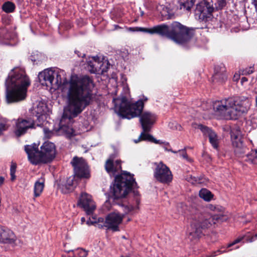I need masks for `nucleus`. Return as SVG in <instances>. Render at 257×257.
I'll return each instance as SVG.
<instances>
[{
	"mask_svg": "<svg viewBox=\"0 0 257 257\" xmlns=\"http://www.w3.org/2000/svg\"><path fill=\"white\" fill-rule=\"evenodd\" d=\"M38 78L43 85L54 89L62 87L66 94L67 106L65 109L63 119L70 120L77 116L87 106L93 98L94 83L91 77L72 75L69 81L64 70L47 69L39 73Z\"/></svg>",
	"mask_w": 257,
	"mask_h": 257,
	"instance_id": "obj_1",
	"label": "nucleus"
},
{
	"mask_svg": "<svg viewBox=\"0 0 257 257\" xmlns=\"http://www.w3.org/2000/svg\"><path fill=\"white\" fill-rule=\"evenodd\" d=\"M5 85L8 103L16 102L26 98L30 81L23 69L15 68L10 72Z\"/></svg>",
	"mask_w": 257,
	"mask_h": 257,
	"instance_id": "obj_2",
	"label": "nucleus"
},
{
	"mask_svg": "<svg viewBox=\"0 0 257 257\" xmlns=\"http://www.w3.org/2000/svg\"><path fill=\"white\" fill-rule=\"evenodd\" d=\"M250 105V101L246 97H234L214 102L213 108L221 119H236L247 111Z\"/></svg>",
	"mask_w": 257,
	"mask_h": 257,
	"instance_id": "obj_3",
	"label": "nucleus"
},
{
	"mask_svg": "<svg viewBox=\"0 0 257 257\" xmlns=\"http://www.w3.org/2000/svg\"><path fill=\"white\" fill-rule=\"evenodd\" d=\"M207 208L214 212V214H202L197 211L191 217L189 235L194 238L200 237L203 234V230L210 227L213 224L226 220V217L223 215L224 208L222 206L209 204Z\"/></svg>",
	"mask_w": 257,
	"mask_h": 257,
	"instance_id": "obj_4",
	"label": "nucleus"
},
{
	"mask_svg": "<svg viewBox=\"0 0 257 257\" xmlns=\"http://www.w3.org/2000/svg\"><path fill=\"white\" fill-rule=\"evenodd\" d=\"M25 150L31 162L35 165L50 163L56 156L55 145L50 142L43 143L40 151L36 144L25 146Z\"/></svg>",
	"mask_w": 257,
	"mask_h": 257,
	"instance_id": "obj_5",
	"label": "nucleus"
},
{
	"mask_svg": "<svg viewBox=\"0 0 257 257\" xmlns=\"http://www.w3.org/2000/svg\"><path fill=\"white\" fill-rule=\"evenodd\" d=\"M137 186V183L131 174L124 172L117 176L112 189L114 201L125 197L131 191H133L134 195H138L139 192L135 190Z\"/></svg>",
	"mask_w": 257,
	"mask_h": 257,
	"instance_id": "obj_6",
	"label": "nucleus"
},
{
	"mask_svg": "<svg viewBox=\"0 0 257 257\" xmlns=\"http://www.w3.org/2000/svg\"><path fill=\"white\" fill-rule=\"evenodd\" d=\"M114 107L123 118L131 119L140 116L144 108V102L139 100L135 102L128 100L126 97L113 99Z\"/></svg>",
	"mask_w": 257,
	"mask_h": 257,
	"instance_id": "obj_7",
	"label": "nucleus"
},
{
	"mask_svg": "<svg viewBox=\"0 0 257 257\" xmlns=\"http://www.w3.org/2000/svg\"><path fill=\"white\" fill-rule=\"evenodd\" d=\"M169 39L179 44L188 41L193 36V30L178 22H173L170 26Z\"/></svg>",
	"mask_w": 257,
	"mask_h": 257,
	"instance_id": "obj_8",
	"label": "nucleus"
},
{
	"mask_svg": "<svg viewBox=\"0 0 257 257\" xmlns=\"http://www.w3.org/2000/svg\"><path fill=\"white\" fill-rule=\"evenodd\" d=\"M214 10L212 0H202L196 5L195 15L200 21L207 22L211 19Z\"/></svg>",
	"mask_w": 257,
	"mask_h": 257,
	"instance_id": "obj_9",
	"label": "nucleus"
},
{
	"mask_svg": "<svg viewBox=\"0 0 257 257\" xmlns=\"http://www.w3.org/2000/svg\"><path fill=\"white\" fill-rule=\"evenodd\" d=\"M123 215L119 213L113 212L109 213L105 218L104 224H97L99 228L105 227L107 229L112 230L113 231L119 230V225L121 223Z\"/></svg>",
	"mask_w": 257,
	"mask_h": 257,
	"instance_id": "obj_10",
	"label": "nucleus"
},
{
	"mask_svg": "<svg viewBox=\"0 0 257 257\" xmlns=\"http://www.w3.org/2000/svg\"><path fill=\"white\" fill-rule=\"evenodd\" d=\"M75 175L79 178H89L90 173L85 161L82 158L75 157L71 162Z\"/></svg>",
	"mask_w": 257,
	"mask_h": 257,
	"instance_id": "obj_11",
	"label": "nucleus"
},
{
	"mask_svg": "<svg viewBox=\"0 0 257 257\" xmlns=\"http://www.w3.org/2000/svg\"><path fill=\"white\" fill-rule=\"evenodd\" d=\"M154 171V177L158 181L163 183H169L173 179V176L169 168L162 162L156 164Z\"/></svg>",
	"mask_w": 257,
	"mask_h": 257,
	"instance_id": "obj_12",
	"label": "nucleus"
},
{
	"mask_svg": "<svg viewBox=\"0 0 257 257\" xmlns=\"http://www.w3.org/2000/svg\"><path fill=\"white\" fill-rule=\"evenodd\" d=\"M35 121L30 117L26 118H19L16 122L15 134L20 137L27 133L30 128H35Z\"/></svg>",
	"mask_w": 257,
	"mask_h": 257,
	"instance_id": "obj_13",
	"label": "nucleus"
},
{
	"mask_svg": "<svg viewBox=\"0 0 257 257\" xmlns=\"http://www.w3.org/2000/svg\"><path fill=\"white\" fill-rule=\"evenodd\" d=\"M231 139L235 155L239 157H242L245 159L244 156L245 155H244V154L245 152L246 148L242 144L240 132L232 131L231 132Z\"/></svg>",
	"mask_w": 257,
	"mask_h": 257,
	"instance_id": "obj_14",
	"label": "nucleus"
},
{
	"mask_svg": "<svg viewBox=\"0 0 257 257\" xmlns=\"http://www.w3.org/2000/svg\"><path fill=\"white\" fill-rule=\"evenodd\" d=\"M78 205L83 208L87 215L92 214L96 209V205L92 199L91 196L85 192L81 193L78 202Z\"/></svg>",
	"mask_w": 257,
	"mask_h": 257,
	"instance_id": "obj_15",
	"label": "nucleus"
},
{
	"mask_svg": "<svg viewBox=\"0 0 257 257\" xmlns=\"http://www.w3.org/2000/svg\"><path fill=\"white\" fill-rule=\"evenodd\" d=\"M130 30L133 31H139L149 33L150 34H158L161 36H166L169 38L170 26L165 24H162L154 27L151 29L143 28H131Z\"/></svg>",
	"mask_w": 257,
	"mask_h": 257,
	"instance_id": "obj_16",
	"label": "nucleus"
},
{
	"mask_svg": "<svg viewBox=\"0 0 257 257\" xmlns=\"http://www.w3.org/2000/svg\"><path fill=\"white\" fill-rule=\"evenodd\" d=\"M156 116L150 112H144L140 117V121L144 132H150L155 123Z\"/></svg>",
	"mask_w": 257,
	"mask_h": 257,
	"instance_id": "obj_17",
	"label": "nucleus"
},
{
	"mask_svg": "<svg viewBox=\"0 0 257 257\" xmlns=\"http://www.w3.org/2000/svg\"><path fill=\"white\" fill-rule=\"evenodd\" d=\"M198 128L201 130L204 135L209 138V142L213 148L217 149L219 140L216 134L208 127L202 124L198 125Z\"/></svg>",
	"mask_w": 257,
	"mask_h": 257,
	"instance_id": "obj_18",
	"label": "nucleus"
},
{
	"mask_svg": "<svg viewBox=\"0 0 257 257\" xmlns=\"http://www.w3.org/2000/svg\"><path fill=\"white\" fill-rule=\"evenodd\" d=\"M115 157V155H110L109 158L105 162V168L108 173L114 174L121 169V161L116 160L114 161Z\"/></svg>",
	"mask_w": 257,
	"mask_h": 257,
	"instance_id": "obj_19",
	"label": "nucleus"
},
{
	"mask_svg": "<svg viewBox=\"0 0 257 257\" xmlns=\"http://www.w3.org/2000/svg\"><path fill=\"white\" fill-rule=\"evenodd\" d=\"M227 79L226 68L223 64L217 65L214 68V73L212 76V81L214 83L222 84Z\"/></svg>",
	"mask_w": 257,
	"mask_h": 257,
	"instance_id": "obj_20",
	"label": "nucleus"
},
{
	"mask_svg": "<svg viewBox=\"0 0 257 257\" xmlns=\"http://www.w3.org/2000/svg\"><path fill=\"white\" fill-rule=\"evenodd\" d=\"M16 236L10 229L0 226V242L3 243H14Z\"/></svg>",
	"mask_w": 257,
	"mask_h": 257,
	"instance_id": "obj_21",
	"label": "nucleus"
},
{
	"mask_svg": "<svg viewBox=\"0 0 257 257\" xmlns=\"http://www.w3.org/2000/svg\"><path fill=\"white\" fill-rule=\"evenodd\" d=\"M103 64L99 61L97 56L92 57V60L88 62L87 68L91 73H99V72H104L106 71L104 68H102Z\"/></svg>",
	"mask_w": 257,
	"mask_h": 257,
	"instance_id": "obj_22",
	"label": "nucleus"
},
{
	"mask_svg": "<svg viewBox=\"0 0 257 257\" xmlns=\"http://www.w3.org/2000/svg\"><path fill=\"white\" fill-rule=\"evenodd\" d=\"M46 110V106L44 103H39L37 105V107L35 109V112L38 114V119L39 120L40 119H42V123H38L37 126H43L47 122L45 121L46 116L45 115Z\"/></svg>",
	"mask_w": 257,
	"mask_h": 257,
	"instance_id": "obj_23",
	"label": "nucleus"
},
{
	"mask_svg": "<svg viewBox=\"0 0 257 257\" xmlns=\"http://www.w3.org/2000/svg\"><path fill=\"white\" fill-rule=\"evenodd\" d=\"M148 132H144L143 131V132L141 133L140 137L137 139L134 140V142L135 143H138L141 141H147L151 143H154L155 144H161L162 143L160 140H157L155 138L153 137V136L148 134L147 133Z\"/></svg>",
	"mask_w": 257,
	"mask_h": 257,
	"instance_id": "obj_24",
	"label": "nucleus"
},
{
	"mask_svg": "<svg viewBox=\"0 0 257 257\" xmlns=\"http://www.w3.org/2000/svg\"><path fill=\"white\" fill-rule=\"evenodd\" d=\"M195 2V0H179V7L181 10L190 12Z\"/></svg>",
	"mask_w": 257,
	"mask_h": 257,
	"instance_id": "obj_25",
	"label": "nucleus"
},
{
	"mask_svg": "<svg viewBox=\"0 0 257 257\" xmlns=\"http://www.w3.org/2000/svg\"><path fill=\"white\" fill-rule=\"evenodd\" d=\"M44 187V180L41 178L37 180L34 185V196L36 197L39 196L42 192Z\"/></svg>",
	"mask_w": 257,
	"mask_h": 257,
	"instance_id": "obj_26",
	"label": "nucleus"
},
{
	"mask_svg": "<svg viewBox=\"0 0 257 257\" xmlns=\"http://www.w3.org/2000/svg\"><path fill=\"white\" fill-rule=\"evenodd\" d=\"M244 238H245L246 241L248 242H252L257 238V234H255L254 236H252L250 238H248V236H247L246 235L239 236L231 243H228L227 245L226 248H230L231 246L235 245L236 244L240 242Z\"/></svg>",
	"mask_w": 257,
	"mask_h": 257,
	"instance_id": "obj_27",
	"label": "nucleus"
},
{
	"mask_svg": "<svg viewBox=\"0 0 257 257\" xmlns=\"http://www.w3.org/2000/svg\"><path fill=\"white\" fill-rule=\"evenodd\" d=\"M59 133L64 135L67 138L70 139L75 135V132L73 129L65 125H62L59 129Z\"/></svg>",
	"mask_w": 257,
	"mask_h": 257,
	"instance_id": "obj_28",
	"label": "nucleus"
},
{
	"mask_svg": "<svg viewBox=\"0 0 257 257\" xmlns=\"http://www.w3.org/2000/svg\"><path fill=\"white\" fill-rule=\"evenodd\" d=\"M244 161L252 164H257V150H252L245 155Z\"/></svg>",
	"mask_w": 257,
	"mask_h": 257,
	"instance_id": "obj_29",
	"label": "nucleus"
},
{
	"mask_svg": "<svg viewBox=\"0 0 257 257\" xmlns=\"http://www.w3.org/2000/svg\"><path fill=\"white\" fill-rule=\"evenodd\" d=\"M74 178V176H71L67 179L65 184L64 185V188H63V191L64 193H68L73 189L75 185Z\"/></svg>",
	"mask_w": 257,
	"mask_h": 257,
	"instance_id": "obj_30",
	"label": "nucleus"
},
{
	"mask_svg": "<svg viewBox=\"0 0 257 257\" xmlns=\"http://www.w3.org/2000/svg\"><path fill=\"white\" fill-rule=\"evenodd\" d=\"M199 195L200 198L206 201H210L213 197L212 193L205 188L201 189L199 191Z\"/></svg>",
	"mask_w": 257,
	"mask_h": 257,
	"instance_id": "obj_31",
	"label": "nucleus"
},
{
	"mask_svg": "<svg viewBox=\"0 0 257 257\" xmlns=\"http://www.w3.org/2000/svg\"><path fill=\"white\" fill-rule=\"evenodd\" d=\"M2 9L6 13H10L15 10V5L12 2H7L3 4Z\"/></svg>",
	"mask_w": 257,
	"mask_h": 257,
	"instance_id": "obj_32",
	"label": "nucleus"
},
{
	"mask_svg": "<svg viewBox=\"0 0 257 257\" xmlns=\"http://www.w3.org/2000/svg\"><path fill=\"white\" fill-rule=\"evenodd\" d=\"M12 37V34L10 33L7 28H3L0 31V38L2 39L9 40Z\"/></svg>",
	"mask_w": 257,
	"mask_h": 257,
	"instance_id": "obj_33",
	"label": "nucleus"
},
{
	"mask_svg": "<svg viewBox=\"0 0 257 257\" xmlns=\"http://www.w3.org/2000/svg\"><path fill=\"white\" fill-rule=\"evenodd\" d=\"M186 180H187V181L192 184H199L202 182L201 181V179L200 178L195 177L194 176H192L191 175L187 176Z\"/></svg>",
	"mask_w": 257,
	"mask_h": 257,
	"instance_id": "obj_34",
	"label": "nucleus"
},
{
	"mask_svg": "<svg viewBox=\"0 0 257 257\" xmlns=\"http://www.w3.org/2000/svg\"><path fill=\"white\" fill-rule=\"evenodd\" d=\"M72 252H74V253L77 257H86L88 254L87 251L83 249H77L75 250H72Z\"/></svg>",
	"mask_w": 257,
	"mask_h": 257,
	"instance_id": "obj_35",
	"label": "nucleus"
},
{
	"mask_svg": "<svg viewBox=\"0 0 257 257\" xmlns=\"http://www.w3.org/2000/svg\"><path fill=\"white\" fill-rule=\"evenodd\" d=\"M177 153H179V155L180 157H182L183 159H185L188 162H191L192 160L189 158L187 154V153L186 152V148H185L184 149L180 150L178 151H177Z\"/></svg>",
	"mask_w": 257,
	"mask_h": 257,
	"instance_id": "obj_36",
	"label": "nucleus"
},
{
	"mask_svg": "<svg viewBox=\"0 0 257 257\" xmlns=\"http://www.w3.org/2000/svg\"><path fill=\"white\" fill-rule=\"evenodd\" d=\"M122 207L123 208V211L125 212V213H129L135 210L136 207L133 206L131 205H123Z\"/></svg>",
	"mask_w": 257,
	"mask_h": 257,
	"instance_id": "obj_37",
	"label": "nucleus"
},
{
	"mask_svg": "<svg viewBox=\"0 0 257 257\" xmlns=\"http://www.w3.org/2000/svg\"><path fill=\"white\" fill-rule=\"evenodd\" d=\"M43 131L45 134V137L47 138H50L54 134V133L52 131H50L48 128L46 127L44 128Z\"/></svg>",
	"mask_w": 257,
	"mask_h": 257,
	"instance_id": "obj_38",
	"label": "nucleus"
},
{
	"mask_svg": "<svg viewBox=\"0 0 257 257\" xmlns=\"http://www.w3.org/2000/svg\"><path fill=\"white\" fill-rule=\"evenodd\" d=\"M16 166L15 165H12L11 167V180L14 181L16 178V176L15 175V173L16 172Z\"/></svg>",
	"mask_w": 257,
	"mask_h": 257,
	"instance_id": "obj_39",
	"label": "nucleus"
},
{
	"mask_svg": "<svg viewBox=\"0 0 257 257\" xmlns=\"http://www.w3.org/2000/svg\"><path fill=\"white\" fill-rule=\"evenodd\" d=\"M161 142H162V143H161L160 144H163L164 145L163 148H164V150L166 151L171 152L172 153H174V154L177 153V151H174L172 150L171 149H168L167 148L168 146H170L169 143H168V142H162V141H161Z\"/></svg>",
	"mask_w": 257,
	"mask_h": 257,
	"instance_id": "obj_40",
	"label": "nucleus"
},
{
	"mask_svg": "<svg viewBox=\"0 0 257 257\" xmlns=\"http://www.w3.org/2000/svg\"><path fill=\"white\" fill-rule=\"evenodd\" d=\"M217 4V8L219 9H222L223 7H224L226 6V2L225 0H218Z\"/></svg>",
	"mask_w": 257,
	"mask_h": 257,
	"instance_id": "obj_41",
	"label": "nucleus"
},
{
	"mask_svg": "<svg viewBox=\"0 0 257 257\" xmlns=\"http://www.w3.org/2000/svg\"><path fill=\"white\" fill-rule=\"evenodd\" d=\"M253 72V68L252 67H250L249 68H247L243 70L242 73V75H248L251 74Z\"/></svg>",
	"mask_w": 257,
	"mask_h": 257,
	"instance_id": "obj_42",
	"label": "nucleus"
},
{
	"mask_svg": "<svg viewBox=\"0 0 257 257\" xmlns=\"http://www.w3.org/2000/svg\"><path fill=\"white\" fill-rule=\"evenodd\" d=\"M8 126L4 123H0V135H1L4 131L7 130Z\"/></svg>",
	"mask_w": 257,
	"mask_h": 257,
	"instance_id": "obj_43",
	"label": "nucleus"
},
{
	"mask_svg": "<svg viewBox=\"0 0 257 257\" xmlns=\"http://www.w3.org/2000/svg\"><path fill=\"white\" fill-rule=\"evenodd\" d=\"M166 19L167 20L171 19L174 18V15L173 13L168 12V14L165 16Z\"/></svg>",
	"mask_w": 257,
	"mask_h": 257,
	"instance_id": "obj_44",
	"label": "nucleus"
},
{
	"mask_svg": "<svg viewBox=\"0 0 257 257\" xmlns=\"http://www.w3.org/2000/svg\"><path fill=\"white\" fill-rule=\"evenodd\" d=\"M247 81V78L245 77H243L241 78V83L242 84H243L244 82Z\"/></svg>",
	"mask_w": 257,
	"mask_h": 257,
	"instance_id": "obj_45",
	"label": "nucleus"
},
{
	"mask_svg": "<svg viewBox=\"0 0 257 257\" xmlns=\"http://www.w3.org/2000/svg\"><path fill=\"white\" fill-rule=\"evenodd\" d=\"M4 180L5 178L2 176H0V186L3 184Z\"/></svg>",
	"mask_w": 257,
	"mask_h": 257,
	"instance_id": "obj_46",
	"label": "nucleus"
},
{
	"mask_svg": "<svg viewBox=\"0 0 257 257\" xmlns=\"http://www.w3.org/2000/svg\"><path fill=\"white\" fill-rule=\"evenodd\" d=\"M98 223L102 222V223H104V219H103V218H101V217L99 218L98 219ZM98 224H100V223H98Z\"/></svg>",
	"mask_w": 257,
	"mask_h": 257,
	"instance_id": "obj_47",
	"label": "nucleus"
},
{
	"mask_svg": "<svg viewBox=\"0 0 257 257\" xmlns=\"http://www.w3.org/2000/svg\"><path fill=\"white\" fill-rule=\"evenodd\" d=\"M239 75H237V74H236H236H235V75H234V80H235V81H237V80H238V79H239Z\"/></svg>",
	"mask_w": 257,
	"mask_h": 257,
	"instance_id": "obj_48",
	"label": "nucleus"
},
{
	"mask_svg": "<svg viewBox=\"0 0 257 257\" xmlns=\"http://www.w3.org/2000/svg\"><path fill=\"white\" fill-rule=\"evenodd\" d=\"M75 52L76 54H77L78 57H80L81 56V55H80V54H79L80 53H79V51H76Z\"/></svg>",
	"mask_w": 257,
	"mask_h": 257,
	"instance_id": "obj_49",
	"label": "nucleus"
},
{
	"mask_svg": "<svg viewBox=\"0 0 257 257\" xmlns=\"http://www.w3.org/2000/svg\"><path fill=\"white\" fill-rule=\"evenodd\" d=\"M73 252V255L72 256H71V255H69L68 256V257H77V256H76V255L75 254L74 252Z\"/></svg>",
	"mask_w": 257,
	"mask_h": 257,
	"instance_id": "obj_50",
	"label": "nucleus"
},
{
	"mask_svg": "<svg viewBox=\"0 0 257 257\" xmlns=\"http://www.w3.org/2000/svg\"><path fill=\"white\" fill-rule=\"evenodd\" d=\"M253 3L255 7L257 6V0H253Z\"/></svg>",
	"mask_w": 257,
	"mask_h": 257,
	"instance_id": "obj_51",
	"label": "nucleus"
},
{
	"mask_svg": "<svg viewBox=\"0 0 257 257\" xmlns=\"http://www.w3.org/2000/svg\"><path fill=\"white\" fill-rule=\"evenodd\" d=\"M87 223L88 225H90V224H92L93 223V222H91V221H87Z\"/></svg>",
	"mask_w": 257,
	"mask_h": 257,
	"instance_id": "obj_52",
	"label": "nucleus"
},
{
	"mask_svg": "<svg viewBox=\"0 0 257 257\" xmlns=\"http://www.w3.org/2000/svg\"><path fill=\"white\" fill-rule=\"evenodd\" d=\"M239 247V246L238 245H236L234 248L233 249H237V248H238Z\"/></svg>",
	"mask_w": 257,
	"mask_h": 257,
	"instance_id": "obj_53",
	"label": "nucleus"
},
{
	"mask_svg": "<svg viewBox=\"0 0 257 257\" xmlns=\"http://www.w3.org/2000/svg\"><path fill=\"white\" fill-rule=\"evenodd\" d=\"M255 102H256V106H257V96L255 98Z\"/></svg>",
	"mask_w": 257,
	"mask_h": 257,
	"instance_id": "obj_54",
	"label": "nucleus"
},
{
	"mask_svg": "<svg viewBox=\"0 0 257 257\" xmlns=\"http://www.w3.org/2000/svg\"><path fill=\"white\" fill-rule=\"evenodd\" d=\"M81 220H82V221H83V220H84V218H82Z\"/></svg>",
	"mask_w": 257,
	"mask_h": 257,
	"instance_id": "obj_55",
	"label": "nucleus"
},
{
	"mask_svg": "<svg viewBox=\"0 0 257 257\" xmlns=\"http://www.w3.org/2000/svg\"><path fill=\"white\" fill-rule=\"evenodd\" d=\"M85 55L84 54H83L82 57H84Z\"/></svg>",
	"mask_w": 257,
	"mask_h": 257,
	"instance_id": "obj_56",
	"label": "nucleus"
},
{
	"mask_svg": "<svg viewBox=\"0 0 257 257\" xmlns=\"http://www.w3.org/2000/svg\"><path fill=\"white\" fill-rule=\"evenodd\" d=\"M232 249H229L228 251H230V250H231Z\"/></svg>",
	"mask_w": 257,
	"mask_h": 257,
	"instance_id": "obj_57",
	"label": "nucleus"
}]
</instances>
